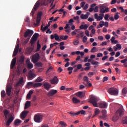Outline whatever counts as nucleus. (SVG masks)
Here are the masks:
<instances>
[{
	"label": "nucleus",
	"instance_id": "1",
	"mask_svg": "<svg viewBox=\"0 0 127 127\" xmlns=\"http://www.w3.org/2000/svg\"><path fill=\"white\" fill-rule=\"evenodd\" d=\"M100 101V98H98V97L94 95L90 96V101L89 103H91L95 108H98L99 106H98V102Z\"/></svg>",
	"mask_w": 127,
	"mask_h": 127
},
{
	"label": "nucleus",
	"instance_id": "2",
	"mask_svg": "<svg viewBox=\"0 0 127 127\" xmlns=\"http://www.w3.org/2000/svg\"><path fill=\"white\" fill-rule=\"evenodd\" d=\"M122 116H124V109L120 108L116 111L115 116L113 117L112 118L113 121L117 122V121L119 120V117H122Z\"/></svg>",
	"mask_w": 127,
	"mask_h": 127
},
{
	"label": "nucleus",
	"instance_id": "3",
	"mask_svg": "<svg viewBox=\"0 0 127 127\" xmlns=\"http://www.w3.org/2000/svg\"><path fill=\"white\" fill-rule=\"evenodd\" d=\"M108 92L110 95L113 96H118L119 95V90L115 87H111L108 90Z\"/></svg>",
	"mask_w": 127,
	"mask_h": 127
},
{
	"label": "nucleus",
	"instance_id": "4",
	"mask_svg": "<svg viewBox=\"0 0 127 127\" xmlns=\"http://www.w3.org/2000/svg\"><path fill=\"white\" fill-rule=\"evenodd\" d=\"M43 118V116L42 115L37 114H36L34 117V121L35 123H41L42 122V119Z\"/></svg>",
	"mask_w": 127,
	"mask_h": 127
},
{
	"label": "nucleus",
	"instance_id": "5",
	"mask_svg": "<svg viewBox=\"0 0 127 127\" xmlns=\"http://www.w3.org/2000/svg\"><path fill=\"white\" fill-rule=\"evenodd\" d=\"M39 36V34L36 33L33 35L30 40V44L31 46H33V44L35 43V42L37 40V38H38Z\"/></svg>",
	"mask_w": 127,
	"mask_h": 127
},
{
	"label": "nucleus",
	"instance_id": "6",
	"mask_svg": "<svg viewBox=\"0 0 127 127\" xmlns=\"http://www.w3.org/2000/svg\"><path fill=\"white\" fill-rule=\"evenodd\" d=\"M39 5H40V2L38 1L35 4L33 8V9L32 10V11L30 13L31 16H33V15H34V13H35V11L37 10V8L39 7Z\"/></svg>",
	"mask_w": 127,
	"mask_h": 127
},
{
	"label": "nucleus",
	"instance_id": "7",
	"mask_svg": "<svg viewBox=\"0 0 127 127\" xmlns=\"http://www.w3.org/2000/svg\"><path fill=\"white\" fill-rule=\"evenodd\" d=\"M39 59H40V56L38 53H36L32 56V58H31V61L34 63H37V62L39 61Z\"/></svg>",
	"mask_w": 127,
	"mask_h": 127
},
{
	"label": "nucleus",
	"instance_id": "8",
	"mask_svg": "<svg viewBox=\"0 0 127 127\" xmlns=\"http://www.w3.org/2000/svg\"><path fill=\"white\" fill-rule=\"evenodd\" d=\"M109 11H110L109 7L103 5L100 6V13H105V12H109Z\"/></svg>",
	"mask_w": 127,
	"mask_h": 127
},
{
	"label": "nucleus",
	"instance_id": "9",
	"mask_svg": "<svg viewBox=\"0 0 127 127\" xmlns=\"http://www.w3.org/2000/svg\"><path fill=\"white\" fill-rule=\"evenodd\" d=\"M33 33H34V32L32 30L28 29L26 32H25L24 36L25 38H26L27 37H30V38H31Z\"/></svg>",
	"mask_w": 127,
	"mask_h": 127
},
{
	"label": "nucleus",
	"instance_id": "10",
	"mask_svg": "<svg viewBox=\"0 0 127 127\" xmlns=\"http://www.w3.org/2000/svg\"><path fill=\"white\" fill-rule=\"evenodd\" d=\"M41 15H42V12H39L38 13L37 17L36 20V26H38V25H39V23H40V20H41Z\"/></svg>",
	"mask_w": 127,
	"mask_h": 127
},
{
	"label": "nucleus",
	"instance_id": "11",
	"mask_svg": "<svg viewBox=\"0 0 127 127\" xmlns=\"http://www.w3.org/2000/svg\"><path fill=\"white\" fill-rule=\"evenodd\" d=\"M35 77H36V74H35L32 71L30 70L28 74V79L33 80Z\"/></svg>",
	"mask_w": 127,
	"mask_h": 127
},
{
	"label": "nucleus",
	"instance_id": "12",
	"mask_svg": "<svg viewBox=\"0 0 127 127\" xmlns=\"http://www.w3.org/2000/svg\"><path fill=\"white\" fill-rule=\"evenodd\" d=\"M56 94H57V90L51 89L47 93V96H48V97H53V96H54Z\"/></svg>",
	"mask_w": 127,
	"mask_h": 127
},
{
	"label": "nucleus",
	"instance_id": "13",
	"mask_svg": "<svg viewBox=\"0 0 127 127\" xmlns=\"http://www.w3.org/2000/svg\"><path fill=\"white\" fill-rule=\"evenodd\" d=\"M13 120H14V117H13L12 115H10V117L5 123L6 126L7 127H9V126H10V124H11V122H13Z\"/></svg>",
	"mask_w": 127,
	"mask_h": 127
},
{
	"label": "nucleus",
	"instance_id": "14",
	"mask_svg": "<svg viewBox=\"0 0 127 127\" xmlns=\"http://www.w3.org/2000/svg\"><path fill=\"white\" fill-rule=\"evenodd\" d=\"M99 107L101 109H107L108 108V104L106 102L102 101L99 103Z\"/></svg>",
	"mask_w": 127,
	"mask_h": 127
},
{
	"label": "nucleus",
	"instance_id": "15",
	"mask_svg": "<svg viewBox=\"0 0 127 127\" xmlns=\"http://www.w3.org/2000/svg\"><path fill=\"white\" fill-rule=\"evenodd\" d=\"M43 87H44L47 91H49L51 88V84L47 82H43Z\"/></svg>",
	"mask_w": 127,
	"mask_h": 127
},
{
	"label": "nucleus",
	"instance_id": "16",
	"mask_svg": "<svg viewBox=\"0 0 127 127\" xmlns=\"http://www.w3.org/2000/svg\"><path fill=\"white\" fill-rule=\"evenodd\" d=\"M102 116H100L102 120L106 121L107 120V110L105 109L102 110Z\"/></svg>",
	"mask_w": 127,
	"mask_h": 127
},
{
	"label": "nucleus",
	"instance_id": "17",
	"mask_svg": "<svg viewBox=\"0 0 127 127\" xmlns=\"http://www.w3.org/2000/svg\"><path fill=\"white\" fill-rule=\"evenodd\" d=\"M83 84L85 85L86 87H88V84L90 83V81H89V78H88V76H84L83 78Z\"/></svg>",
	"mask_w": 127,
	"mask_h": 127
},
{
	"label": "nucleus",
	"instance_id": "18",
	"mask_svg": "<svg viewBox=\"0 0 127 127\" xmlns=\"http://www.w3.org/2000/svg\"><path fill=\"white\" fill-rule=\"evenodd\" d=\"M50 82L52 84L57 85V83L59 82V80H58L57 76H55L52 79L50 80Z\"/></svg>",
	"mask_w": 127,
	"mask_h": 127
},
{
	"label": "nucleus",
	"instance_id": "19",
	"mask_svg": "<svg viewBox=\"0 0 127 127\" xmlns=\"http://www.w3.org/2000/svg\"><path fill=\"white\" fill-rule=\"evenodd\" d=\"M18 50H19V45L17 44L14 50L12 55L13 57H15V56H16V55L18 53Z\"/></svg>",
	"mask_w": 127,
	"mask_h": 127
},
{
	"label": "nucleus",
	"instance_id": "20",
	"mask_svg": "<svg viewBox=\"0 0 127 127\" xmlns=\"http://www.w3.org/2000/svg\"><path fill=\"white\" fill-rule=\"evenodd\" d=\"M28 113H29V111H28L25 110L23 111L21 114V119H22V120H24V119L26 118L27 114H28Z\"/></svg>",
	"mask_w": 127,
	"mask_h": 127
},
{
	"label": "nucleus",
	"instance_id": "21",
	"mask_svg": "<svg viewBox=\"0 0 127 127\" xmlns=\"http://www.w3.org/2000/svg\"><path fill=\"white\" fill-rule=\"evenodd\" d=\"M76 96L80 99H82L85 97V93H83L82 91H79L75 93Z\"/></svg>",
	"mask_w": 127,
	"mask_h": 127
},
{
	"label": "nucleus",
	"instance_id": "22",
	"mask_svg": "<svg viewBox=\"0 0 127 127\" xmlns=\"http://www.w3.org/2000/svg\"><path fill=\"white\" fill-rule=\"evenodd\" d=\"M16 63V58H14L12 59L11 64H10V68L11 69H13V67L15 66V64Z\"/></svg>",
	"mask_w": 127,
	"mask_h": 127
},
{
	"label": "nucleus",
	"instance_id": "23",
	"mask_svg": "<svg viewBox=\"0 0 127 127\" xmlns=\"http://www.w3.org/2000/svg\"><path fill=\"white\" fill-rule=\"evenodd\" d=\"M11 86H8L6 89V93L7 96H10V94L11 93Z\"/></svg>",
	"mask_w": 127,
	"mask_h": 127
},
{
	"label": "nucleus",
	"instance_id": "24",
	"mask_svg": "<svg viewBox=\"0 0 127 127\" xmlns=\"http://www.w3.org/2000/svg\"><path fill=\"white\" fill-rule=\"evenodd\" d=\"M100 114V109L98 108H95V111H94V115L92 116V118H95V116H98Z\"/></svg>",
	"mask_w": 127,
	"mask_h": 127
},
{
	"label": "nucleus",
	"instance_id": "25",
	"mask_svg": "<svg viewBox=\"0 0 127 127\" xmlns=\"http://www.w3.org/2000/svg\"><path fill=\"white\" fill-rule=\"evenodd\" d=\"M22 121L19 119H16L14 121V126H18V125H20Z\"/></svg>",
	"mask_w": 127,
	"mask_h": 127
},
{
	"label": "nucleus",
	"instance_id": "26",
	"mask_svg": "<svg viewBox=\"0 0 127 127\" xmlns=\"http://www.w3.org/2000/svg\"><path fill=\"white\" fill-rule=\"evenodd\" d=\"M3 114H4V116L5 117V120H7V117L8 115H9V112H8V111H7V110H4L3 111Z\"/></svg>",
	"mask_w": 127,
	"mask_h": 127
},
{
	"label": "nucleus",
	"instance_id": "27",
	"mask_svg": "<svg viewBox=\"0 0 127 127\" xmlns=\"http://www.w3.org/2000/svg\"><path fill=\"white\" fill-rule=\"evenodd\" d=\"M31 104L30 101H27L25 104L24 109L27 110V109H28L30 107Z\"/></svg>",
	"mask_w": 127,
	"mask_h": 127
},
{
	"label": "nucleus",
	"instance_id": "28",
	"mask_svg": "<svg viewBox=\"0 0 127 127\" xmlns=\"http://www.w3.org/2000/svg\"><path fill=\"white\" fill-rule=\"evenodd\" d=\"M72 102L73 104H79L80 103V100L76 97L72 98Z\"/></svg>",
	"mask_w": 127,
	"mask_h": 127
},
{
	"label": "nucleus",
	"instance_id": "29",
	"mask_svg": "<svg viewBox=\"0 0 127 127\" xmlns=\"http://www.w3.org/2000/svg\"><path fill=\"white\" fill-rule=\"evenodd\" d=\"M88 17H89V16H88L87 14L85 15V14H82L80 15V18H81V19H87Z\"/></svg>",
	"mask_w": 127,
	"mask_h": 127
},
{
	"label": "nucleus",
	"instance_id": "30",
	"mask_svg": "<svg viewBox=\"0 0 127 127\" xmlns=\"http://www.w3.org/2000/svg\"><path fill=\"white\" fill-rule=\"evenodd\" d=\"M42 86V83H35L33 85V87L34 88H37L38 87H41Z\"/></svg>",
	"mask_w": 127,
	"mask_h": 127
},
{
	"label": "nucleus",
	"instance_id": "31",
	"mask_svg": "<svg viewBox=\"0 0 127 127\" xmlns=\"http://www.w3.org/2000/svg\"><path fill=\"white\" fill-rule=\"evenodd\" d=\"M43 26H44L43 24H42L41 28L42 31L44 32V31H46V30L48 29V26L46 25L44 28H43Z\"/></svg>",
	"mask_w": 127,
	"mask_h": 127
},
{
	"label": "nucleus",
	"instance_id": "32",
	"mask_svg": "<svg viewBox=\"0 0 127 127\" xmlns=\"http://www.w3.org/2000/svg\"><path fill=\"white\" fill-rule=\"evenodd\" d=\"M27 66L28 69H32V68H33V64H32L31 63H27Z\"/></svg>",
	"mask_w": 127,
	"mask_h": 127
},
{
	"label": "nucleus",
	"instance_id": "33",
	"mask_svg": "<svg viewBox=\"0 0 127 127\" xmlns=\"http://www.w3.org/2000/svg\"><path fill=\"white\" fill-rule=\"evenodd\" d=\"M60 125H61V127H67V124L63 121H61L60 122Z\"/></svg>",
	"mask_w": 127,
	"mask_h": 127
},
{
	"label": "nucleus",
	"instance_id": "34",
	"mask_svg": "<svg viewBox=\"0 0 127 127\" xmlns=\"http://www.w3.org/2000/svg\"><path fill=\"white\" fill-rule=\"evenodd\" d=\"M43 81V79L41 78V76L38 77L36 80L35 82L37 83H39V82H42Z\"/></svg>",
	"mask_w": 127,
	"mask_h": 127
},
{
	"label": "nucleus",
	"instance_id": "35",
	"mask_svg": "<svg viewBox=\"0 0 127 127\" xmlns=\"http://www.w3.org/2000/svg\"><path fill=\"white\" fill-rule=\"evenodd\" d=\"M24 58H25L24 56L23 55L21 56L19 60V62H20V63H22L24 62Z\"/></svg>",
	"mask_w": 127,
	"mask_h": 127
},
{
	"label": "nucleus",
	"instance_id": "36",
	"mask_svg": "<svg viewBox=\"0 0 127 127\" xmlns=\"http://www.w3.org/2000/svg\"><path fill=\"white\" fill-rule=\"evenodd\" d=\"M6 96V93H5V91L4 90H2L1 92V98H4Z\"/></svg>",
	"mask_w": 127,
	"mask_h": 127
},
{
	"label": "nucleus",
	"instance_id": "37",
	"mask_svg": "<svg viewBox=\"0 0 127 127\" xmlns=\"http://www.w3.org/2000/svg\"><path fill=\"white\" fill-rule=\"evenodd\" d=\"M40 48H41V45H40V44H39V41H38L37 43V52H38L40 50Z\"/></svg>",
	"mask_w": 127,
	"mask_h": 127
},
{
	"label": "nucleus",
	"instance_id": "38",
	"mask_svg": "<svg viewBox=\"0 0 127 127\" xmlns=\"http://www.w3.org/2000/svg\"><path fill=\"white\" fill-rule=\"evenodd\" d=\"M79 114H81V115H85V114H86V112L84 110H81L76 113V115H79Z\"/></svg>",
	"mask_w": 127,
	"mask_h": 127
},
{
	"label": "nucleus",
	"instance_id": "39",
	"mask_svg": "<svg viewBox=\"0 0 127 127\" xmlns=\"http://www.w3.org/2000/svg\"><path fill=\"white\" fill-rule=\"evenodd\" d=\"M55 39L57 41H61L60 39H59V36H58V34H55Z\"/></svg>",
	"mask_w": 127,
	"mask_h": 127
},
{
	"label": "nucleus",
	"instance_id": "40",
	"mask_svg": "<svg viewBox=\"0 0 127 127\" xmlns=\"http://www.w3.org/2000/svg\"><path fill=\"white\" fill-rule=\"evenodd\" d=\"M123 124H124V125H127V117H126L124 118H123Z\"/></svg>",
	"mask_w": 127,
	"mask_h": 127
},
{
	"label": "nucleus",
	"instance_id": "41",
	"mask_svg": "<svg viewBox=\"0 0 127 127\" xmlns=\"http://www.w3.org/2000/svg\"><path fill=\"white\" fill-rule=\"evenodd\" d=\"M91 64L94 66H97V65H99V62H95L94 61H92Z\"/></svg>",
	"mask_w": 127,
	"mask_h": 127
},
{
	"label": "nucleus",
	"instance_id": "42",
	"mask_svg": "<svg viewBox=\"0 0 127 127\" xmlns=\"http://www.w3.org/2000/svg\"><path fill=\"white\" fill-rule=\"evenodd\" d=\"M27 51L28 53L30 54V53H31L32 52V51H33V48H28L27 50Z\"/></svg>",
	"mask_w": 127,
	"mask_h": 127
},
{
	"label": "nucleus",
	"instance_id": "43",
	"mask_svg": "<svg viewBox=\"0 0 127 127\" xmlns=\"http://www.w3.org/2000/svg\"><path fill=\"white\" fill-rule=\"evenodd\" d=\"M78 30H80L79 29H75V30L72 31L71 33V35H72V36L76 35V34H77L76 32H78Z\"/></svg>",
	"mask_w": 127,
	"mask_h": 127
},
{
	"label": "nucleus",
	"instance_id": "44",
	"mask_svg": "<svg viewBox=\"0 0 127 127\" xmlns=\"http://www.w3.org/2000/svg\"><path fill=\"white\" fill-rule=\"evenodd\" d=\"M33 82H29L27 83V87H33Z\"/></svg>",
	"mask_w": 127,
	"mask_h": 127
},
{
	"label": "nucleus",
	"instance_id": "45",
	"mask_svg": "<svg viewBox=\"0 0 127 127\" xmlns=\"http://www.w3.org/2000/svg\"><path fill=\"white\" fill-rule=\"evenodd\" d=\"M87 40H88V38L87 36H84L82 39V41L84 43H86L87 42Z\"/></svg>",
	"mask_w": 127,
	"mask_h": 127
},
{
	"label": "nucleus",
	"instance_id": "46",
	"mask_svg": "<svg viewBox=\"0 0 127 127\" xmlns=\"http://www.w3.org/2000/svg\"><path fill=\"white\" fill-rule=\"evenodd\" d=\"M68 114L70 115L71 117H75V116H77V113H75L74 112H68Z\"/></svg>",
	"mask_w": 127,
	"mask_h": 127
},
{
	"label": "nucleus",
	"instance_id": "47",
	"mask_svg": "<svg viewBox=\"0 0 127 127\" xmlns=\"http://www.w3.org/2000/svg\"><path fill=\"white\" fill-rule=\"evenodd\" d=\"M119 12H117V14H116V15H114V19L116 20H118V19H119V18H120V15H119Z\"/></svg>",
	"mask_w": 127,
	"mask_h": 127
},
{
	"label": "nucleus",
	"instance_id": "48",
	"mask_svg": "<svg viewBox=\"0 0 127 127\" xmlns=\"http://www.w3.org/2000/svg\"><path fill=\"white\" fill-rule=\"evenodd\" d=\"M23 83V79L21 78L18 82V83L17 84V86H18V85H22V84Z\"/></svg>",
	"mask_w": 127,
	"mask_h": 127
},
{
	"label": "nucleus",
	"instance_id": "49",
	"mask_svg": "<svg viewBox=\"0 0 127 127\" xmlns=\"http://www.w3.org/2000/svg\"><path fill=\"white\" fill-rule=\"evenodd\" d=\"M73 22H74V20H73V19H70L68 21V23L69 24L70 26L73 25Z\"/></svg>",
	"mask_w": 127,
	"mask_h": 127
},
{
	"label": "nucleus",
	"instance_id": "50",
	"mask_svg": "<svg viewBox=\"0 0 127 127\" xmlns=\"http://www.w3.org/2000/svg\"><path fill=\"white\" fill-rule=\"evenodd\" d=\"M96 47H93L91 50V52H92V53H95V52H97V51H96Z\"/></svg>",
	"mask_w": 127,
	"mask_h": 127
},
{
	"label": "nucleus",
	"instance_id": "51",
	"mask_svg": "<svg viewBox=\"0 0 127 127\" xmlns=\"http://www.w3.org/2000/svg\"><path fill=\"white\" fill-rule=\"evenodd\" d=\"M109 17H110V15H109V14H105L104 17L105 20H109Z\"/></svg>",
	"mask_w": 127,
	"mask_h": 127
},
{
	"label": "nucleus",
	"instance_id": "52",
	"mask_svg": "<svg viewBox=\"0 0 127 127\" xmlns=\"http://www.w3.org/2000/svg\"><path fill=\"white\" fill-rule=\"evenodd\" d=\"M93 10L94 12H98V11H99V7L98 6H96Z\"/></svg>",
	"mask_w": 127,
	"mask_h": 127
},
{
	"label": "nucleus",
	"instance_id": "53",
	"mask_svg": "<svg viewBox=\"0 0 127 127\" xmlns=\"http://www.w3.org/2000/svg\"><path fill=\"white\" fill-rule=\"evenodd\" d=\"M100 26H101V27H103L104 25H105V22L104 21H101L99 23Z\"/></svg>",
	"mask_w": 127,
	"mask_h": 127
},
{
	"label": "nucleus",
	"instance_id": "54",
	"mask_svg": "<svg viewBox=\"0 0 127 127\" xmlns=\"http://www.w3.org/2000/svg\"><path fill=\"white\" fill-rule=\"evenodd\" d=\"M108 80H109V77H108V76H105L103 78V83H105V82L108 81Z\"/></svg>",
	"mask_w": 127,
	"mask_h": 127
},
{
	"label": "nucleus",
	"instance_id": "55",
	"mask_svg": "<svg viewBox=\"0 0 127 127\" xmlns=\"http://www.w3.org/2000/svg\"><path fill=\"white\" fill-rule=\"evenodd\" d=\"M36 65V66H38V67H42V63H41V62L37 63Z\"/></svg>",
	"mask_w": 127,
	"mask_h": 127
},
{
	"label": "nucleus",
	"instance_id": "56",
	"mask_svg": "<svg viewBox=\"0 0 127 127\" xmlns=\"http://www.w3.org/2000/svg\"><path fill=\"white\" fill-rule=\"evenodd\" d=\"M88 7H89V4H86L84 6H83V10H86V9H88Z\"/></svg>",
	"mask_w": 127,
	"mask_h": 127
},
{
	"label": "nucleus",
	"instance_id": "57",
	"mask_svg": "<svg viewBox=\"0 0 127 127\" xmlns=\"http://www.w3.org/2000/svg\"><path fill=\"white\" fill-rule=\"evenodd\" d=\"M116 47H117L118 50H121V49H122V46L121 45V44H117L116 45Z\"/></svg>",
	"mask_w": 127,
	"mask_h": 127
},
{
	"label": "nucleus",
	"instance_id": "58",
	"mask_svg": "<svg viewBox=\"0 0 127 127\" xmlns=\"http://www.w3.org/2000/svg\"><path fill=\"white\" fill-rule=\"evenodd\" d=\"M85 3H86V2H85V1L81 2L80 3L81 7H84V6H85Z\"/></svg>",
	"mask_w": 127,
	"mask_h": 127
},
{
	"label": "nucleus",
	"instance_id": "59",
	"mask_svg": "<svg viewBox=\"0 0 127 127\" xmlns=\"http://www.w3.org/2000/svg\"><path fill=\"white\" fill-rule=\"evenodd\" d=\"M127 59H125L124 60H121V62L123 64H125V63H127Z\"/></svg>",
	"mask_w": 127,
	"mask_h": 127
},
{
	"label": "nucleus",
	"instance_id": "60",
	"mask_svg": "<svg viewBox=\"0 0 127 127\" xmlns=\"http://www.w3.org/2000/svg\"><path fill=\"white\" fill-rule=\"evenodd\" d=\"M82 68V64H79L77 65V70H80V69H81Z\"/></svg>",
	"mask_w": 127,
	"mask_h": 127
},
{
	"label": "nucleus",
	"instance_id": "61",
	"mask_svg": "<svg viewBox=\"0 0 127 127\" xmlns=\"http://www.w3.org/2000/svg\"><path fill=\"white\" fill-rule=\"evenodd\" d=\"M88 75L89 77H90L91 78L92 77V76H94V72H90L88 73Z\"/></svg>",
	"mask_w": 127,
	"mask_h": 127
},
{
	"label": "nucleus",
	"instance_id": "62",
	"mask_svg": "<svg viewBox=\"0 0 127 127\" xmlns=\"http://www.w3.org/2000/svg\"><path fill=\"white\" fill-rule=\"evenodd\" d=\"M103 16H98V17L97 18V21H100V20H102L103 19Z\"/></svg>",
	"mask_w": 127,
	"mask_h": 127
},
{
	"label": "nucleus",
	"instance_id": "63",
	"mask_svg": "<svg viewBox=\"0 0 127 127\" xmlns=\"http://www.w3.org/2000/svg\"><path fill=\"white\" fill-rule=\"evenodd\" d=\"M97 57L100 58V57H103V54L99 53L97 54Z\"/></svg>",
	"mask_w": 127,
	"mask_h": 127
},
{
	"label": "nucleus",
	"instance_id": "64",
	"mask_svg": "<svg viewBox=\"0 0 127 127\" xmlns=\"http://www.w3.org/2000/svg\"><path fill=\"white\" fill-rule=\"evenodd\" d=\"M121 55V52H117L115 55V57H119Z\"/></svg>",
	"mask_w": 127,
	"mask_h": 127
}]
</instances>
